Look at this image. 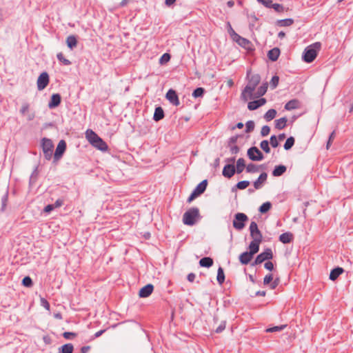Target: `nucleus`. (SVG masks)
<instances>
[{"label": "nucleus", "mask_w": 353, "mask_h": 353, "mask_svg": "<svg viewBox=\"0 0 353 353\" xmlns=\"http://www.w3.org/2000/svg\"><path fill=\"white\" fill-rule=\"evenodd\" d=\"M260 81L261 77L259 74H253L250 77L248 83L242 91L241 96V99L244 101L254 99L253 92L255 90L256 87L260 83Z\"/></svg>", "instance_id": "f257e3e1"}, {"label": "nucleus", "mask_w": 353, "mask_h": 353, "mask_svg": "<svg viewBox=\"0 0 353 353\" xmlns=\"http://www.w3.org/2000/svg\"><path fill=\"white\" fill-rule=\"evenodd\" d=\"M85 137L89 143L94 148L101 150L106 151L108 150V145L103 141L93 130H87L85 132Z\"/></svg>", "instance_id": "f03ea898"}, {"label": "nucleus", "mask_w": 353, "mask_h": 353, "mask_svg": "<svg viewBox=\"0 0 353 353\" xmlns=\"http://www.w3.org/2000/svg\"><path fill=\"white\" fill-rule=\"evenodd\" d=\"M321 43L320 42H315L312 45L307 46L303 52V59L306 63L312 62L317 56L318 52L321 50Z\"/></svg>", "instance_id": "7ed1b4c3"}, {"label": "nucleus", "mask_w": 353, "mask_h": 353, "mask_svg": "<svg viewBox=\"0 0 353 353\" xmlns=\"http://www.w3.org/2000/svg\"><path fill=\"white\" fill-rule=\"evenodd\" d=\"M199 216V210L197 208H192L185 212L183 216V222L187 225H193Z\"/></svg>", "instance_id": "20e7f679"}, {"label": "nucleus", "mask_w": 353, "mask_h": 353, "mask_svg": "<svg viewBox=\"0 0 353 353\" xmlns=\"http://www.w3.org/2000/svg\"><path fill=\"white\" fill-rule=\"evenodd\" d=\"M41 147L44 157L47 160H50L52 157L54 145L52 141L47 138H43L41 141Z\"/></svg>", "instance_id": "39448f33"}, {"label": "nucleus", "mask_w": 353, "mask_h": 353, "mask_svg": "<svg viewBox=\"0 0 353 353\" xmlns=\"http://www.w3.org/2000/svg\"><path fill=\"white\" fill-rule=\"evenodd\" d=\"M248 220V218L244 213H236L233 220V227L238 230H241L245 227V222Z\"/></svg>", "instance_id": "423d86ee"}, {"label": "nucleus", "mask_w": 353, "mask_h": 353, "mask_svg": "<svg viewBox=\"0 0 353 353\" xmlns=\"http://www.w3.org/2000/svg\"><path fill=\"white\" fill-rule=\"evenodd\" d=\"M273 258V253L270 248H267L264 252L259 254L254 261L252 263V266L259 265L264 262L265 261L272 259Z\"/></svg>", "instance_id": "0eeeda50"}, {"label": "nucleus", "mask_w": 353, "mask_h": 353, "mask_svg": "<svg viewBox=\"0 0 353 353\" xmlns=\"http://www.w3.org/2000/svg\"><path fill=\"white\" fill-rule=\"evenodd\" d=\"M250 236L252 238V241L261 242L262 241V234L261 231L258 228V225L256 222L252 221L250 225Z\"/></svg>", "instance_id": "6e6552de"}, {"label": "nucleus", "mask_w": 353, "mask_h": 353, "mask_svg": "<svg viewBox=\"0 0 353 353\" xmlns=\"http://www.w3.org/2000/svg\"><path fill=\"white\" fill-rule=\"evenodd\" d=\"M247 154L249 159L254 161H261L264 158L263 153L255 146L249 148Z\"/></svg>", "instance_id": "1a4fd4ad"}, {"label": "nucleus", "mask_w": 353, "mask_h": 353, "mask_svg": "<svg viewBox=\"0 0 353 353\" xmlns=\"http://www.w3.org/2000/svg\"><path fill=\"white\" fill-rule=\"evenodd\" d=\"M37 88L39 90H43L49 83V76L46 72H42L37 79Z\"/></svg>", "instance_id": "9d476101"}, {"label": "nucleus", "mask_w": 353, "mask_h": 353, "mask_svg": "<svg viewBox=\"0 0 353 353\" xmlns=\"http://www.w3.org/2000/svg\"><path fill=\"white\" fill-rule=\"evenodd\" d=\"M66 149V143L64 140H61L56 148L54 154V160L57 161L59 160L62 155L63 154L65 150Z\"/></svg>", "instance_id": "9b49d317"}, {"label": "nucleus", "mask_w": 353, "mask_h": 353, "mask_svg": "<svg viewBox=\"0 0 353 353\" xmlns=\"http://www.w3.org/2000/svg\"><path fill=\"white\" fill-rule=\"evenodd\" d=\"M166 99L174 105H179V97L176 94V92L170 89L168 92L166 93Z\"/></svg>", "instance_id": "f8f14e48"}, {"label": "nucleus", "mask_w": 353, "mask_h": 353, "mask_svg": "<svg viewBox=\"0 0 353 353\" xmlns=\"http://www.w3.org/2000/svg\"><path fill=\"white\" fill-rule=\"evenodd\" d=\"M153 290V285L152 284H148L145 286L141 288L139 292V295L141 298L148 297L152 293Z\"/></svg>", "instance_id": "ddd939ff"}, {"label": "nucleus", "mask_w": 353, "mask_h": 353, "mask_svg": "<svg viewBox=\"0 0 353 353\" xmlns=\"http://www.w3.org/2000/svg\"><path fill=\"white\" fill-rule=\"evenodd\" d=\"M234 39L241 46L248 48L250 45V42L247 39H245L238 34H236L234 31H233Z\"/></svg>", "instance_id": "4468645a"}, {"label": "nucleus", "mask_w": 353, "mask_h": 353, "mask_svg": "<svg viewBox=\"0 0 353 353\" xmlns=\"http://www.w3.org/2000/svg\"><path fill=\"white\" fill-rule=\"evenodd\" d=\"M236 169L234 165L228 164L224 166L223 170V175L227 178H231L235 173Z\"/></svg>", "instance_id": "2eb2a0df"}, {"label": "nucleus", "mask_w": 353, "mask_h": 353, "mask_svg": "<svg viewBox=\"0 0 353 353\" xmlns=\"http://www.w3.org/2000/svg\"><path fill=\"white\" fill-rule=\"evenodd\" d=\"M29 108H30V105L28 103H23L22 104V106L20 109V113L22 114V115H26L27 114V119L28 121H32L34 119L35 115L34 113H28V111H29Z\"/></svg>", "instance_id": "dca6fc26"}, {"label": "nucleus", "mask_w": 353, "mask_h": 353, "mask_svg": "<svg viewBox=\"0 0 353 353\" xmlns=\"http://www.w3.org/2000/svg\"><path fill=\"white\" fill-rule=\"evenodd\" d=\"M266 103V99L261 98L259 100H255L248 103V108L250 110H256L258 108L263 105Z\"/></svg>", "instance_id": "f3484780"}, {"label": "nucleus", "mask_w": 353, "mask_h": 353, "mask_svg": "<svg viewBox=\"0 0 353 353\" xmlns=\"http://www.w3.org/2000/svg\"><path fill=\"white\" fill-rule=\"evenodd\" d=\"M61 103V96L59 94H53L51 97V99L48 103V108L50 109L57 107Z\"/></svg>", "instance_id": "a211bd4d"}, {"label": "nucleus", "mask_w": 353, "mask_h": 353, "mask_svg": "<svg viewBox=\"0 0 353 353\" xmlns=\"http://www.w3.org/2000/svg\"><path fill=\"white\" fill-rule=\"evenodd\" d=\"M268 178V174L265 172H263L260 174L257 180L254 182V187L255 189L258 190L261 188L263 184L266 181Z\"/></svg>", "instance_id": "6ab92c4d"}, {"label": "nucleus", "mask_w": 353, "mask_h": 353, "mask_svg": "<svg viewBox=\"0 0 353 353\" xmlns=\"http://www.w3.org/2000/svg\"><path fill=\"white\" fill-rule=\"evenodd\" d=\"M253 255L249 252H245L240 254L239 261L243 265H247L252 260Z\"/></svg>", "instance_id": "aec40b11"}, {"label": "nucleus", "mask_w": 353, "mask_h": 353, "mask_svg": "<svg viewBox=\"0 0 353 353\" xmlns=\"http://www.w3.org/2000/svg\"><path fill=\"white\" fill-rule=\"evenodd\" d=\"M280 54V50L278 48H274L272 50H269L268 53V57L269 59L272 61H276Z\"/></svg>", "instance_id": "412c9836"}, {"label": "nucleus", "mask_w": 353, "mask_h": 353, "mask_svg": "<svg viewBox=\"0 0 353 353\" xmlns=\"http://www.w3.org/2000/svg\"><path fill=\"white\" fill-rule=\"evenodd\" d=\"M66 43L68 47L72 50L77 46V39L74 35H70L66 39Z\"/></svg>", "instance_id": "4be33fe9"}, {"label": "nucleus", "mask_w": 353, "mask_h": 353, "mask_svg": "<svg viewBox=\"0 0 353 353\" xmlns=\"http://www.w3.org/2000/svg\"><path fill=\"white\" fill-rule=\"evenodd\" d=\"M293 239V234L290 232H285L279 236V241L283 243H289Z\"/></svg>", "instance_id": "5701e85b"}, {"label": "nucleus", "mask_w": 353, "mask_h": 353, "mask_svg": "<svg viewBox=\"0 0 353 353\" xmlns=\"http://www.w3.org/2000/svg\"><path fill=\"white\" fill-rule=\"evenodd\" d=\"M343 269L339 267L333 269L330 274V279L332 281H335L339 276V275L343 272Z\"/></svg>", "instance_id": "b1692460"}, {"label": "nucleus", "mask_w": 353, "mask_h": 353, "mask_svg": "<svg viewBox=\"0 0 353 353\" xmlns=\"http://www.w3.org/2000/svg\"><path fill=\"white\" fill-rule=\"evenodd\" d=\"M164 117V112L161 107H157L155 108L153 119L155 121H159Z\"/></svg>", "instance_id": "393cba45"}, {"label": "nucleus", "mask_w": 353, "mask_h": 353, "mask_svg": "<svg viewBox=\"0 0 353 353\" xmlns=\"http://www.w3.org/2000/svg\"><path fill=\"white\" fill-rule=\"evenodd\" d=\"M208 181L206 179L202 181L194 190L199 195L203 193L207 188Z\"/></svg>", "instance_id": "a878e982"}, {"label": "nucleus", "mask_w": 353, "mask_h": 353, "mask_svg": "<svg viewBox=\"0 0 353 353\" xmlns=\"http://www.w3.org/2000/svg\"><path fill=\"white\" fill-rule=\"evenodd\" d=\"M261 242L252 241L249 245L250 253L254 255L258 252L259 250V245Z\"/></svg>", "instance_id": "bb28decb"}, {"label": "nucleus", "mask_w": 353, "mask_h": 353, "mask_svg": "<svg viewBox=\"0 0 353 353\" xmlns=\"http://www.w3.org/2000/svg\"><path fill=\"white\" fill-rule=\"evenodd\" d=\"M286 171V167L283 165H277L274 168L272 171V175L274 176H281Z\"/></svg>", "instance_id": "cd10ccee"}, {"label": "nucleus", "mask_w": 353, "mask_h": 353, "mask_svg": "<svg viewBox=\"0 0 353 353\" xmlns=\"http://www.w3.org/2000/svg\"><path fill=\"white\" fill-rule=\"evenodd\" d=\"M201 267L210 268L213 265V260L210 257H203L199 261Z\"/></svg>", "instance_id": "c85d7f7f"}, {"label": "nucleus", "mask_w": 353, "mask_h": 353, "mask_svg": "<svg viewBox=\"0 0 353 353\" xmlns=\"http://www.w3.org/2000/svg\"><path fill=\"white\" fill-rule=\"evenodd\" d=\"M288 119L285 117L276 119L275 121V128L278 130H282L286 126Z\"/></svg>", "instance_id": "c756f323"}, {"label": "nucleus", "mask_w": 353, "mask_h": 353, "mask_svg": "<svg viewBox=\"0 0 353 353\" xmlns=\"http://www.w3.org/2000/svg\"><path fill=\"white\" fill-rule=\"evenodd\" d=\"M299 106V101L297 100L293 99L288 101L285 105V109L287 110H291L297 108Z\"/></svg>", "instance_id": "7c9ffc66"}, {"label": "nucleus", "mask_w": 353, "mask_h": 353, "mask_svg": "<svg viewBox=\"0 0 353 353\" xmlns=\"http://www.w3.org/2000/svg\"><path fill=\"white\" fill-rule=\"evenodd\" d=\"M245 168V160L243 158H240L236 161V169L237 173H241Z\"/></svg>", "instance_id": "2f4dec72"}, {"label": "nucleus", "mask_w": 353, "mask_h": 353, "mask_svg": "<svg viewBox=\"0 0 353 353\" xmlns=\"http://www.w3.org/2000/svg\"><path fill=\"white\" fill-rule=\"evenodd\" d=\"M267 89H268V84L267 83L263 84L261 86H260L258 88L255 95H254V98L259 97L264 95L265 94V92H267Z\"/></svg>", "instance_id": "473e14b6"}, {"label": "nucleus", "mask_w": 353, "mask_h": 353, "mask_svg": "<svg viewBox=\"0 0 353 353\" xmlns=\"http://www.w3.org/2000/svg\"><path fill=\"white\" fill-rule=\"evenodd\" d=\"M217 282L222 285L225 281V274L223 269L221 267H219L217 271Z\"/></svg>", "instance_id": "72a5a7b5"}, {"label": "nucleus", "mask_w": 353, "mask_h": 353, "mask_svg": "<svg viewBox=\"0 0 353 353\" xmlns=\"http://www.w3.org/2000/svg\"><path fill=\"white\" fill-rule=\"evenodd\" d=\"M276 115V111L274 109L269 110L264 115V119L267 121L272 120Z\"/></svg>", "instance_id": "f704fd0d"}, {"label": "nucleus", "mask_w": 353, "mask_h": 353, "mask_svg": "<svg viewBox=\"0 0 353 353\" xmlns=\"http://www.w3.org/2000/svg\"><path fill=\"white\" fill-rule=\"evenodd\" d=\"M294 20L292 19H285L279 20L277 24L281 27L290 26L293 24Z\"/></svg>", "instance_id": "c9c22d12"}, {"label": "nucleus", "mask_w": 353, "mask_h": 353, "mask_svg": "<svg viewBox=\"0 0 353 353\" xmlns=\"http://www.w3.org/2000/svg\"><path fill=\"white\" fill-rule=\"evenodd\" d=\"M74 347L71 343H67L61 346V353H72Z\"/></svg>", "instance_id": "e433bc0d"}, {"label": "nucleus", "mask_w": 353, "mask_h": 353, "mask_svg": "<svg viewBox=\"0 0 353 353\" xmlns=\"http://www.w3.org/2000/svg\"><path fill=\"white\" fill-rule=\"evenodd\" d=\"M272 204L270 202L263 203L259 208V212L261 213H265L270 210Z\"/></svg>", "instance_id": "4c0bfd02"}, {"label": "nucleus", "mask_w": 353, "mask_h": 353, "mask_svg": "<svg viewBox=\"0 0 353 353\" xmlns=\"http://www.w3.org/2000/svg\"><path fill=\"white\" fill-rule=\"evenodd\" d=\"M294 141H295V140H294V137H290L288 138L284 144V149L286 150L291 149L292 147L294 144Z\"/></svg>", "instance_id": "58836bf2"}, {"label": "nucleus", "mask_w": 353, "mask_h": 353, "mask_svg": "<svg viewBox=\"0 0 353 353\" xmlns=\"http://www.w3.org/2000/svg\"><path fill=\"white\" fill-rule=\"evenodd\" d=\"M57 59L65 65H69L71 64V61L65 59L62 52H59L57 54Z\"/></svg>", "instance_id": "ea45409f"}, {"label": "nucleus", "mask_w": 353, "mask_h": 353, "mask_svg": "<svg viewBox=\"0 0 353 353\" xmlns=\"http://www.w3.org/2000/svg\"><path fill=\"white\" fill-rule=\"evenodd\" d=\"M259 170V167L254 163H249L246 166V171L249 173L257 172Z\"/></svg>", "instance_id": "a19ab883"}, {"label": "nucleus", "mask_w": 353, "mask_h": 353, "mask_svg": "<svg viewBox=\"0 0 353 353\" xmlns=\"http://www.w3.org/2000/svg\"><path fill=\"white\" fill-rule=\"evenodd\" d=\"M287 325H281L279 326H274L272 327H270L266 330V332H280L282 331L285 327H286Z\"/></svg>", "instance_id": "79ce46f5"}, {"label": "nucleus", "mask_w": 353, "mask_h": 353, "mask_svg": "<svg viewBox=\"0 0 353 353\" xmlns=\"http://www.w3.org/2000/svg\"><path fill=\"white\" fill-rule=\"evenodd\" d=\"M260 147L266 153H269L270 152V148L269 147V143L267 140L262 141L260 143Z\"/></svg>", "instance_id": "37998d69"}, {"label": "nucleus", "mask_w": 353, "mask_h": 353, "mask_svg": "<svg viewBox=\"0 0 353 353\" xmlns=\"http://www.w3.org/2000/svg\"><path fill=\"white\" fill-rule=\"evenodd\" d=\"M204 92L205 90L203 88H198L194 90L192 96L194 98L202 97L203 94H204Z\"/></svg>", "instance_id": "c03bdc74"}, {"label": "nucleus", "mask_w": 353, "mask_h": 353, "mask_svg": "<svg viewBox=\"0 0 353 353\" xmlns=\"http://www.w3.org/2000/svg\"><path fill=\"white\" fill-rule=\"evenodd\" d=\"M250 185V182L248 181H241L237 183L236 188L239 190H244Z\"/></svg>", "instance_id": "a18cd8bd"}, {"label": "nucleus", "mask_w": 353, "mask_h": 353, "mask_svg": "<svg viewBox=\"0 0 353 353\" xmlns=\"http://www.w3.org/2000/svg\"><path fill=\"white\" fill-rule=\"evenodd\" d=\"M254 122L253 121H248L245 123V132H250L254 130Z\"/></svg>", "instance_id": "49530a36"}, {"label": "nucleus", "mask_w": 353, "mask_h": 353, "mask_svg": "<svg viewBox=\"0 0 353 353\" xmlns=\"http://www.w3.org/2000/svg\"><path fill=\"white\" fill-rule=\"evenodd\" d=\"M271 8H273L277 12H283L285 11L283 6L279 3H272Z\"/></svg>", "instance_id": "de8ad7c7"}, {"label": "nucleus", "mask_w": 353, "mask_h": 353, "mask_svg": "<svg viewBox=\"0 0 353 353\" xmlns=\"http://www.w3.org/2000/svg\"><path fill=\"white\" fill-rule=\"evenodd\" d=\"M279 81V78L278 76H274L272 77L271 81H270V86L272 89H274L278 85Z\"/></svg>", "instance_id": "09e8293b"}, {"label": "nucleus", "mask_w": 353, "mask_h": 353, "mask_svg": "<svg viewBox=\"0 0 353 353\" xmlns=\"http://www.w3.org/2000/svg\"><path fill=\"white\" fill-rule=\"evenodd\" d=\"M22 283L26 287H31L32 285V281L30 277L26 276L23 278Z\"/></svg>", "instance_id": "8fccbe9b"}, {"label": "nucleus", "mask_w": 353, "mask_h": 353, "mask_svg": "<svg viewBox=\"0 0 353 353\" xmlns=\"http://www.w3.org/2000/svg\"><path fill=\"white\" fill-rule=\"evenodd\" d=\"M270 132V128L268 125H264L262 127L261 130V134L262 137H266Z\"/></svg>", "instance_id": "3c124183"}, {"label": "nucleus", "mask_w": 353, "mask_h": 353, "mask_svg": "<svg viewBox=\"0 0 353 353\" xmlns=\"http://www.w3.org/2000/svg\"><path fill=\"white\" fill-rule=\"evenodd\" d=\"M257 1L268 8H271L273 3L272 0H257Z\"/></svg>", "instance_id": "603ef678"}, {"label": "nucleus", "mask_w": 353, "mask_h": 353, "mask_svg": "<svg viewBox=\"0 0 353 353\" xmlns=\"http://www.w3.org/2000/svg\"><path fill=\"white\" fill-rule=\"evenodd\" d=\"M335 138V131L334 130L330 135L329 137V139H328V141H327V145H326V148L327 150H328L332 144V142L333 141V140Z\"/></svg>", "instance_id": "864d4df0"}, {"label": "nucleus", "mask_w": 353, "mask_h": 353, "mask_svg": "<svg viewBox=\"0 0 353 353\" xmlns=\"http://www.w3.org/2000/svg\"><path fill=\"white\" fill-rule=\"evenodd\" d=\"M270 144L273 148H276L279 145V141L275 135H272L270 137Z\"/></svg>", "instance_id": "5fc2aeb1"}, {"label": "nucleus", "mask_w": 353, "mask_h": 353, "mask_svg": "<svg viewBox=\"0 0 353 353\" xmlns=\"http://www.w3.org/2000/svg\"><path fill=\"white\" fill-rule=\"evenodd\" d=\"M226 323L225 321H221L220 325L216 328L215 332L216 333L222 332L225 328Z\"/></svg>", "instance_id": "6e6d98bb"}, {"label": "nucleus", "mask_w": 353, "mask_h": 353, "mask_svg": "<svg viewBox=\"0 0 353 353\" xmlns=\"http://www.w3.org/2000/svg\"><path fill=\"white\" fill-rule=\"evenodd\" d=\"M170 59V55L168 53H165L162 55V57L160 59V63H163L169 61Z\"/></svg>", "instance_id": "4d7b16f0"}, {"label": "nucleus", "mask_w": 353, "mask_h": 353, "mask_svg": "<svg viewBox=\"0 0 353 353\" xmlns=\"http://www.w3.org/2000/svg\"><path fill=\"white\" fill-rule=\"evenodd\" d=\"M272 279H273V276L272 274H269L266 275L263 279V284L268 285V284L270 283V282L272 281Z\"/></svg>", "instance_id": "13d9d810"}, {"label": "nucleus", "mask_w": 353, "mask_h": 353, "mask_svg": "<svg viewBox=\"0 0 353 353\" xmlns=\"http://www.w3.org/2000/svg\"><path fill=\"white\" fill-rule=\"evenodd\" d=\"M63 336L65 339H70L75 336L76 334L74 332H65L63 334Z\"/></svg>", "instance_id": "bf43d9fd"}, {"label": "nucleus", "mask_w": 353, "mask_h": 353, "mask_svg": "<svg viewBox=\"0 0 353 353\" xmlns=\"http://www.w3.org/2000/svg\"><path fill=\"white\" fill-rule=\"evenodd\" d=\"M230 148V152L232 154H237L239 151V148L237 145H229Z\"/></svg>", "instance_id": "052dcab7"}, {"label": "nucleus", "mask_w": 353, "mask_h": 353, "mask_svg": "<svg viewBox=\"0 0 353 353\" xmlns=\"http://www.w3.org/2000/svg\"><path fill=\"white\" fill-rule=\"evenodd\" d=\"M264 267H265V269H267V270H268L270 271H271V270H272L274 269L273 263L271 261H269L265 263Z\"/></svg>", "instance_id": "680f3d73"}, {"label": "nucleus", "mask_w": 353, "mask_h": 353, "mask_svg": "<svg viewBox=\"0 0 353 353\" xmlns=\"http://www.w3.org/2000/svg\"><path fill=\"white\" fill-rule=\"evenodd\" d=\"M41 305L45 307L46 310H50V304L45 299H41Z\"/></svg>", "instance_id": "e2e57ef3"}, {"label": "nucleus", "mask_w": 353, "mask_h": 353, "mask_svg": "<svg viewBox=\"0 0 353 353\" xmlns=\"http://www.w3.org/2000/svg\"><path fill=\"white\" fill-rule=\"evenodd\" d=\"M54 209L53 204H49L44 208L43 211L46 213H49Z\"/></svg>", "instance_id": "0e129e2a"}, {"label": "nucleus", "mask_w": 353, "mask_h": 353, "mask_svg": "<svg viewBox=\"0 0 353 353\" xmlns=\"http://www.w3.org/2000/svg\"><path fill=\"white\" fill-rule=\"evenodd\" d=\"M198 196H199V195L194 190H193V192H192V194L190 195V196L188 199V202L190 203Z\"/></svg>", "instance_id": "69168bd1"}, {"label": "nucleus", "mask_w": 353, "mask_h": 353, "mask_svg": "<svg viewBox=\"0 0 353 353\" xmlns=\"http://www.w3.org/2000/svg\"><path fill=\"white\" fill-rule=\"evenodd\" d=\"M63 204V200L59 199H57L55 203L53 204L54 206V208H59Z\"/></svg>", "instance_id": "338daca9"}, {"label": "nucleus", "mask_w": 353, "mask_h": 353, "mask_svg": "<svg viewBox=\"0 0 353 353\" xmlns=\"http://www.w3.org/2000/svg\"><path fill=\"white\" fill-rule=\"evenodd\" d=\"M238 139L237 136H234L230 138L229 139V145H234Z\"/></svg>", "instance_id": "774afa93"}]
</instances>
